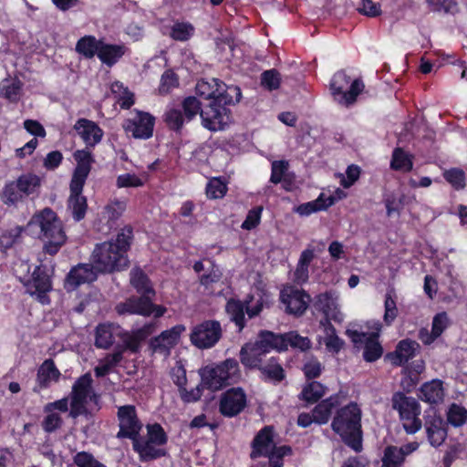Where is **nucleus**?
<instances>
[{"label":"nucleus","mask_w":467,"mask_h":467,"mask_svg":"<svg viewBox=\"0 0 467 467\" xmlns=\"http://www.w3.org/2000/svg\"><path fill=\"white\" fill-rule=\"evenodd\" d=\"M25 285L27 292L31 296H35L41 304L46 305L50 302L47 293L52 290V279L47 265H36L32 273L31 278Z\"/></svg>","instance_id":"ddd939ff"},{"label":"nucleus","mask_w":467,"mask_h":467,"mask_svg":"<svg viewBox=\"0 0 467 467\" xmlns=\"http://www.w3.org/2000/svg\"><path fill=\"white\" fill-rule=\"evenodd\" d=\"M279 298L285 313L297 317L306 313L311 302L310 295L295 285H285L280 291Z\"/></svg>","instance_id":"9b49d317"},{"label":"nucleus","mask_w":467,"mask_h":467,"mask_svg":"<svg viewBox=\"0 0 467 467\" xmlns=\"http://www.w3.org/2000/svg\"><path fill=\"white\" fill-rule=\"evenodd\" d=\"M357 10L359 14L369 17H377L381 15V6L372 0H360Z\"/></svg>","instance_id":"774afa93"},{"label":"nucleus","mask_w":467,"mask_h":467,"mask_svg":"<svg viewBox=\"0 0 467 467\" xmlns=\"http://www.w3.org/2000/svg\"><path fill=\"white\" fill-rule=\"evenodd\" d=\"M73 129L82 139L85 148L94 149L101 141L104 135L103 130L95 121L86 118L78 119Z\"/></svg>","instance_id":"aec40b11"},{"label":"nucleus","mask_w":467,"mask_h":467,"mask_svg":"<svg viewBox=\"0 0 467 467\" xmlns=\"http://www.w3.org/2000/svg\"><path fill=\"white\" fill-rule=\"evenodd\" d=\"M179 86L178 75L171 69H167L161 75L159 92L161 95L169 94L173 88Z\"/></svg>","instance_id":"6e6d98bb"},{"label":"nucleus","mask_w":467,"mask_h":467,"mask_svg":"<svg viewBox=\"0 0 467 467\" xmlns=\"http://www.w3.org/2000/svg\"><path fill=\"white\" fill-rule=\"evenodd\" d=\"M211 263L212 267L209 272L207 274L201 275L199 277L200 285L206 288L209 287L212 284L218 283L223 276V273L220 267L215 265L213 261Z\"/></svg>","instance_id":"0e129e2a"},{"label":"nucleus","mask_w":467,"mask_h":467,"mask_svg":"<svg viewBox=\"0 0 467 467\" xmlns=\"http://www.w3.org/2000/svg\"><path fill=\"white\" fill-rule=\"evenodd\" d=\"M324 343L328 352L332 354H338L343 348L345 342L337 335V330L327 332Z\"/></svg>","instance_id":"e2e57ef3"},{"label":"nucleus","mask_w":467,"mask_h":467,"mask_svg":"<svg viewBox=\"0 0 467 467\" xmlns=\"http://www.w3.org/2000/svg\"><path fill=\"white\" fill-rule=\"evenodd\" d=\"M154 126L155 118L151 114L138 110L132 119L125 120L123 129L134 139L148 140L153 135Z\"/></svg>","instance_id":"2eb2a0df"},{"label":"nucleus","mask_w":467,"mask_h":467,"mask_svg":"<svg viewBox=\"0 0 467 467\" xmlns=\"http://www.w3.org/2000/svg\"><path fill=\"white\" fill-rule=\"evenodd\" d=\"M185 330L186 327L184 325H175L152 337L150 340L149 347L152 352L167 357L171 354V349L178 345L181 336Z\"/></svg>","instance_id":"dca6fc26"},{"label":"nucleus","mask_w":467,"mask_h":467,"mask_svg":"<svg viewBox=\"0 0 467 467\" xmlns=\"http://www.w3.org/2000/svg\"><path fill=\"white\" fill-rule=\"evenodd\" d=\"M262 211L260 206L251 209L241 225L242 229L251 231L256 228L261 222Z\"/></svg>","instance_id":"338daca9"},{"label":"nucleus","mask_w":467,"mask_h":467,"mask_svg":"<svg viewBox=\"0 0 467 467\" xmlns=\"http://www.w3.org/2000/svg\"><path fill=\"white\" fill-rule=\"evenodd\" d=\"M390 168L394 171L409 172L413 169L412 157L408 155L403 149L396 148L392 152Z\"/></svg>","instance_id":"37998d69"},{"label":"nucleus","mask_w":467,"mask_h":467,"mask_svg":"<svg viewBox=\"0 0 467 467\" xmlns=\"http://www.w3.org/2000/svg\"><path fill=\"white\" fill-rule=\"evenodd\" d=\"M260 371V378L264 381L281 382L285 378V372L279 358L271 357L265 363H263Z\"/></svg>","instance_id":"473e14b6"},{"label":"nucleus","mask_w":467,"mask_h":467,"mask_svg":"<svg viewBox=\"0 0 467 467\" xmlns=\"http://www.w3.org/2000/svg\"><path fill=\"white\" fill-rule=\"evenodd\" d=\"M117 418L119 430L116 435L118 439H130L131 441L140 437L142 423L138 417L134 405L127 404L118 407Z\"/></svg>","instance_id":"f8f14e48"},{"label":"nucleus","mask_w":467,"mask_h":467,"mask_svg":"<svg viewBox=\"0 0 467 467\" xmlns=\"http://www.w3.org/2000/svg\"><path fill=\"white\" fill-rule=\"evenodd\" d=\"M152 331L153 326L151 324H146L143 327L132 331L131 334L125 333L122 336L125 348L130 350L133 353H137L140 349L141 342L146 340L148 337L151 335Z\"/></svg>","instance_id":"2f4dec72"},{"label":"nucleus","mask_w":467,"mask_h":467,"mask_svg":"<svg viewBox=\"0 0 467 467\" xmlns=\"http://www.w3.org/2000/svg\"><path fill=\"white\" fill-rule=\"evenodd\" d=\"M419 397L421 400L430 404H439L443 401L444 389L441 379H432L425 382L420 389Z\"/></svg>","instance_id":"c756f323"},{"label":"nucleus","mask_w":467,"mask_h":467,"mask_svg":"<svg viewBox=\"0 0 467 467\" xmlns=\"http://www.w3.org/2000/svg\"><path fill=\"white\" fill-rule=\"evenodd\" d=\"M222 337V327L217 320H204L192 327L191 343L199 349L214 347Z\"/></svg>","instance_id":"9d476101"},{"label":"nucleus","mask_w":467,"mask_h":467,"mask_svg":"<svg viewBox=\"0 0 467 467\" xmlns=\"http://www.w3.org/2000/svg\"><path fill=\"white\" fill-rule=\"evenodd\" d=\"M182 115L188 123L195 119L197 115L202 118L204 111V106L202 107L201 101L194 96L184 98L182 101Z\"/></svg>","instance_id":"a19ab883"},{"label":"nucleus","mask_w":467,"mask_h":467,"mask_svg":"<svg viewBox=\"0 0 467 467\" xmlns=\"http://www.w3.org/2000/svg\"><path fill=\"white\" fill-rule=\"evenodd\" d=\"M47 415L45 416L41 426L42 429L47 433H52L55 432L57 430L60 429L63 425V419L62 417L57 413V412H46Z\"/></svg>","instance_id":"680f3d73"},{"label":"nucleus","mask_w":467,"mask_h":467,"mask_svg":"<svg viewBox=\"0 0 467 467\" xmlns=\"http://www.w3.org/2000/svg\"><path fill=\"white\" fill-rule=\"evenodd\" d=\"M85 185L69 183V197L67 207L76 222H80L86 216L88 210L87 197L82 194Z\"/></svg>","instance_id":"5701e85b"},{"label":"nucleus","mask_w":467,"mask_h":467,"mask_svg":"<svg viewBox=\"0 0 467 467\" xmlns=\"http://www.w3.org/2000/svg\"><path fill=\"white\" fill-rule=\"evenodd\" d=\"M130 285L139 294H146L155 296L156 292L151 285V281L145 272L140 268L135 267L130 271Z\"/></svg>","instance_id":"72a5a7b5"},{"label":"nucleus","mask_w":467,"mask_h":467,"mask_svg":"<svg viewBox=\"0 0 467 467\" xmlns=\"http://www.w3.org/2000/svg\"><path fill=\"white\" fill-rule=\"evenodd\" d=\"M147 441L152 442L157 446H163L168 442V435L162 426L159 423L147 425Z\"/></svg>","instance_id":"3c124183"},{"label":"nucleus","mask_w":467,"mask_h":467,"mask_svg":"<svg viewBox=\"0 0 467 467\" xmlns=\"http://www.w3.org/2000/svg\"><path fill=\"white\" fill-rule=\"evenodd\" d=\"M92 150L93 149L84 148L74 151L73 158L76 161V167L69 183L85 185L91 171L92 164L95 162Z\"/></svg>","instance_id":"6ab92c4d"},{"label":"nucleus","mask_w":467,"mask_h":467,"mask_svg":"<svg viewBox=\"0 0 467 467\" xmlns=\"http://www.w3.org/2000/svg\"><path fill=\"white\" fill-rule=\"evenodd\" d=\"M226 312L230 315L231 320L238 327L239 331L245 327V308L240 300L230 299L226 304Z\"/></svg>","instance_id":"79ce46f5"},{"label":"nucleus","mask_w":467,"mask_h":467,"mask_svg":"<svg viewBox=\"0 0 467 467\" xmlns=\"http://www.w3.org/2000/svg\"><path fill=\"white\" fill-rule=\"evenodd\" d=\"M23 83L18 78L12 81L11 84L3 87L1 93L2 96L12 102H16L21 93Z\"/></svg>","instance_id":"69168bd1"},{"label":"nucleus","mask_w":467,"mask_h":467,"mask_svg":"<svg viewBox=\"0 0 467 467\" xmlns=\"http://www.w3.org/2000/svg\"><path fill=\"white\" fill-rule=\"evenodd\" d=\"M99 274L92 262L90 264H78L73 266L66 275L64 288L67 292L75 291L81 285L96 281Z\"/></svg>","instance_id":"f3484780"},{"label":"nucleus","mask_w":467,"mask_h":467,"mask_svg":"<svg viewBox=\"0 0 467 467\" xmlns=\"http://www.w3.org/2000/svg\"><path fill=\"white\" fill-rule=\"evenodd\" d=\"M406 455L407 452L402 447L389 445L384 450L381 467H401Z\"/></svg>","instance_id":"58836bf2"},{"label":"nucleus","mask_w":467,"mask_h":467,"mask_svg":"<svg viewBox=\"0 0 467 467\" xmlns=\"http://www.w3.org/2000/svg\"><path fill=\"white\" fill-rule=\"evenodd\" d=\"M130 49L125 44L100 43L98 57L102 64L113 67Z\"/></svg>","instance_id":"c85d7f7f"},{"label":"nucleus","mask_w":467,"mask_h":467,"mask_svg":"<svg viewBox=\"0 0 467 467\" xmlns=\"http://www.w3.org/2000/svg\"><path fill=\"white\" fill-rule=\"evenodd\" d=\"M405 195L401 194L399 198L394 193L384 196L383 202L386 207L387 215L392 216L394 213L400 215L404 206Z\"/></svg>","instance_id":"4d7b16f0"},{"label":"nucleus","mask_w":467,"mask_h":467,"mask_svg":"<svg viewBox=\"0 0 467 467\" xmlns=\"http://www.w3.org/2000/svg\"><path fill=\"white\" fill-rule=\"evenodd\" d=\"M280 84L281 77L276 69L265 70L261 74V85L265 89L269 91L278 89Z\"/></svg>","instance_id":"13d9d810"},{"label":"nucleus","mask_w":467,"mask_h":467,"mask_svg":"<svg viewBox=\"0 0 467 467\" xmlns=\"http://www.w3.org/2000/svg\"><path fill=\"white\" fill-rule=\"evenodd\" d=\"M424 426L431 446L439 447L445 441L448 435L447 423L441 415L436 412L427 415Z\"/></svg>","instance_id":"4be33fe9"},{"label":"nucleus","mask_w":467,"mask_h":467,"mask_svg":"<svg viewBox=\"0 0 467 467\" xmlns=\"http://www.w3.org/2000/svg\"><path fill=\"white\" fill-rule=\"evenodd\" d=\"M324 368L322 363L313 357L304 363L302 371L306 381H316L315 379L321 376Z\"/></svg>","instance_id":"603ef678"},{"label":"nucleus","mask_w":467,"mask_h":467,"mask_svg":"<svg viewBox=\"0 0 467 467\" xmlns=\"http://www.w3.org/2000/svg\"><path fill=\"white\" fill-rule=\"evenodd\" d=\"M101 39L98 40L94 36H84L76 44V51L86 58H93L99 54Z\"/></svg>","instance_id":"4c0bfd02"},{"label":"nucleus","mask_w":467,"mask_h":467,"mask_svg":"<svg viewBox=\"0 0 467 467\" xmlns=\"http://www.w3.org/2000/svg\"><path fill=\"white\" fill-rule=\"evenodd\" d=\"M274 341L275 349L279 352L285 351L288 347L301 351H306L311 348V341L307 337L300 336L296 331L285 334H276L271 331L268 335Z\"/></svg>","instance_id":"412c9836"},{"label":"nucleus","mask_w":467,"mask_h":467,"mask_svg":"<svg viewBox=\"0 0 467 467\" xmlns=\"http://www.w3.org/2000/svg\"><path fill=\"white\" fill-rule=\"evenodd\" d=\"M24 227L15 226L5 231L0 236V250L6 252L20 241Z\"/></svg>","instance_id":"09e8293b"},{"label":"nucleus","mask_w":467,"mask_h":467,"mask_svg":"<svg viewBox=\"0 0 467 467\" xmlns=\"http://www.w3.org/2000/svg\"><path fill=\"white\" fill-rule=\"evenodd\" d=\"M196 94L209 100L202 114V125L210 131L223 130L231 120L230 106L237 104L242 98L238 86L226 85L219 78L201 79L195 87Z\"/></svg>","instance_id":"f257e3e1"},{"label":"nucleus","mask_w":467,"mask_h":467,"mask_svg":"<svg viewBox=\"0 0 467 467\" xmlns=\"http://www.w3.org/2000/svg\"><path fill=\"white\" fill-rule=\"evenodd\" d=\"M120 326L115 323L99 324L95 330V347L109 349L115 341V336H120Z\"/></svg>","instance_id":"cd10ccee"},{"label":"nucleus","mask_w":467,"mask_h":467,"mask_svg":"<svg viewBox=\"0 0 467 467\" xmlns=\"http://www.w3.org/2000/svg\"><path fill=\"white\" fill-rule=\"evenodd\" d=\"M443 177L455 190H462L465 187V174L461 169L447 170L444 171Z\"/></svg>","instance_id":"bf43d9fd"},{"label":"nucleus","mask_w":467,"mask_h":467,"mask_svg":"<svg viewBox=\"0 0 467 467\" xmlns=\"http://www.w3.org/2000/svg\"><path fill=\"white\" fill-rule=\"evenodd\" d=\"M330 428L348 448L358 453L362 451V410L356 401L340 405L335 410Z\"/></svg>","instance_id":"7ed1b4c3"},{"label":"nucleus","mask_w":467,"mask_h":467,"mask_svg":"<svg viewBox=\"0 0 467 467\" xmlns=\"http://www.w3.org/2000/svg\"><path fill=\"white\" fill-rule=\"evenodd\" d=\"M384 309L383 321L386 326H390L399 314L396 300L393 297L392 292L388 291L385 295Z\"/></svg>","instance_id":"5fc2aeb1"},{"label":"nucleus","mask_w":467,"mask_h":467,"mask_svg":"<svg viewBox=\"0 0 467 467\" xmlns=\"http://www.w3.org/2000/svg\"><path fill=\"white\" fill-rule=\"evenodd\" d=\"M61 377L59 369L57 368L52 358L46 359L38 368L36 372V386L35 392L46 389L50 387L51 382H57Z\"/></svg>","instance_id":"393cba45"},{"label":"nucleus","mask_w":467,"mask_h":467,"mask_svg":"<svg viewBox=\"0 0 467 467\" xmlns=\"http://www.w3.org/2000/svg\"><path fill=\"white\" fill-rule=\"evenodd\" d=\"M194 34V27L189 22H175L171 27L170 36L175 41L184 42Z\"/></svg>","instance_id":"49530a36"},{"label":"nucleus","mask_w":467,"mask_h":467,"mask_svg":"<svg viewBox=\"0 0 467 467\" xmlns=\"http://www.w3.org/2000/svg\"><path fill=\"white\" fill-rule=\"evenodd\" d=\"M140 296H132L116 306V311L119 315H139L150 317L153 314L154 303L152 299L155 296L140 294Z\"/></svg>","instance_id":"a211bd4d"},{"label":"nucleus","mask_w":467,"mask_h":467,"mask_svg":"<svg viewBox=\"0 0 467 467\" xmlns=\"http://www.w3.org/2000/svg\"><path fill=\"white\" fill-rule=\"evenodd\" d=\"M23 198L24 195L15 182H10L5 185L2 192V200L5 204L16 205Z\"/></svg>","instance_id":"864d4df0"},{"label":"nucleus","mask_w":467,"mask_h":467,"mask_svg":"<svg viewBox=\"0 0 467 467\" xmlns=\"http://www.w3.org/2000/svg\"><path fill=\"white\" fill-rule=\"evenodd\" d=\"M133 450L139 454L142 462H149L166 456L167 451L157 448L154 443L136 438L132 441Z\"/></svg>","instance_id":"7c9ffc66"},{"label":"nucleus","mask_w":467,"mask_h":467,"mask_svg":"<svg viewBox=\"0 0 467 467\" xmlns=\"http://www.w3.org/2000/svg\"><path fill=\"white\" fill-rule=\"evenodd\" d=\"M313 306L323 315L339 313L337 306L332 297V293L328 291L317 295L313 302Z\"/></svg>","instance_id":"ea45409f"},{"label":"nucleus","mask_w":467,"mask_h":467,"mask_svg":"<svg viewBox=\"0 0 467 467\" xmlns=\"http://www.w3.org/2000/svg\"><path fill=\"white\" fill-rule=\"evenodd\" d=\"M268 335H271V331L262 330L254 342H247L242 346L239 358L246 371L259 370L264 363V357L275 349L274 341Z\"/></svg>","instance_id":"423d86ee"},{"label":"nucleus","mask_w":467,"mask_h":467,"mask_svg":"<svg viewBox=\"0 0 467 467\" xmlns=\"http://www.w3.org/2000/svg\"><path fill=\"white\" fill-rule=\"evenodd\" d=\"M247 395L242 387H232L222 393L219 412L226 418H234L247 407Z\"/></svg>","instance_id":"4468645a"},{"label":"nucleus","mask_w":467,"mask_h":467,"mask_svg":"<svg viewBox=\"0 0 467 467\" xmlns=\"http://www.w3.org/2000/svg\"><path fill=\"white\" fill-rule=\"evenodd\" d=\"M331 95L339 104L349 107L357 101L359 94L364 90L365 85L362 79L356 78L351 81L346 70L337 71L329 83Z\"/></svg>","instance_id":"6e6552de"},{"label":"nucleus","mask_w":467,"mask_h":467,"mask_svg":"<svg viewBox=\"0 0 467 467\" xmlns=\"http://www.w3.org/2000/svg\"><path fill=\"white\" fill-rule=\"evenodd\" d=\"M227 185L221 177L211 179L206 185V195L209 199H221L227 192Z\"/></svg>","instance_id":"8fccbe9b"},{"label":"nucleus","mask_w":467,"mask_h":467,"mask_svg":"<svg viewBox=\"0 0 467 467\" xmlns=\"http://www.w3.org/2000/svg\"><path fill=\"white\" fill-rule=\"evenodd\" d=\"M163 121L170 130L175 133H181L186 122L182 110L178 109H170L163 115Z\"/></svg>","instance_id":"a18cd8bd"},{"label":"nucleus","mask_w":467,"mask_h":467,"mask_svg":"<svg viewBox=\"0 0 467 467\" xmlns=\"http://www.w3.org/2000/svg\"><path fill=\"white\" fill-rule=\"evenodd\" d=\"M327 387L318 381H307L298 396L308 404L318 402L326 394Z\"/></svg>","instance_id":"f704fd0d"},{"label":"nucleus","mask_w":467,"mask_h":467,"mask_svg":"<svg viewBox=\"0 0 467 467\" xmlns=\"http://www.w3.org/2000/svg\"><path fill=\"white\" fill-rule=\"evenodd\" d=\"M335 202V198L332 196H329L327 198L324 197V194L321 193L318 198H317L315 201L305 202L300 204L296 208V212L300 215H310L314 213L327 210L328 207L332 206Z\"/></svg>","instance_id":"c9c22d12"},{"label":"nucleus","mask_w":467,"mask_h":467,"mask_svg":"<svg viewBox=\"0 0 467 467\" xmlns=\"http://www.w3.org/2000/svg\"><path fill=\"white\" fill-rule=\"evenodd\" d=\"M274 444V427L265 426L256 433L252 441L251 459L265 456Z\"/></svg>","instance_id":"a878e982"},{"label":"nucleus","mask_w":467,"mask_h":467,"mask_svg":"<svg viewBox=\"0 0 467 467\" xmlns=\"http://www.w3.org/2000/svg\"><path fill=\"white\" fill-rule=\"evenodd\" d=\"M419 347L420 345L414 340L402 339L397 344L394 351L386 354L385 358L396 367L402 366L415 357Z\"/></svg>","instance_id":"b1692460"},{"label":"nucleus","mask_w":467,"mask_h":467,"mask_svg":"<svg viewBox=\"0 0 467 467\" xmlns=\"http://www.w3.org/2000/svg\"><path fill=\"white\" fill-rule=\"evenodd\" d=\"M289 164L286 161H275L271 165V176L270 182L274 184L280 183L283 179L286 176Z\"/></svg>","instance_id":"052dcab7"},{"label":"nucleus","mask_w":467,"mask_h":467,"mask_svg":"<svg viewBox=\"0 0 467 467\" xmlns=\"http://www.w3.org/2000/svg\"><path fill=\"white\" fill-rule=\"evenodd\" d=\"M391 406L399 412L406 433L415 434L421 429L422 422L420 419L421 408L415 398L407 396L401 391L394 392L391 397Z\"/></svg>","instance_id":"0eeeda50"},{"label":"nucleus","mask_w":467,"mask_h":467,"mask_svg":"<svg viewBox=\"0 0 467 467\" xmlns=\"http://www.w3.org/2000/svg\"><path fill=\"white\" fill-rule=\"evenodd\" d=\"M200 376L203 387L212 392L238 384L243 379L239 361L234 358L203 367L200 369Z\"/></svg>","instance_id":"39448f33"},{"label":"nucleus","mask_w":467,"mask_h":467,"mask_svg":"<svg viewBox=\"0 0 467 467\" xmlns=\"http://www.w3.org/2000/svg\"><path fill=\"white\" fill-rule=\"evenodd\" d=\"M133 238V228L125 225L115 238L97 244L90 255V262L94 264L95 269L103 275L128 269L130 264L128 252Z\"/></svg>","instance_id":"f03ea898"},{"label":"nucleus","mask_w":467,"mask_h":467,"mask_svg":"<svg viewBox=\"0 0 467 467\" xmlns=\"http://www.w3.org/2000/svg\"><path fill=\"white\" fill-rule=\"evenodd\" d=\"M341 405V398L339 394H333L327 399L320 400L312 410L318 425L327 424L332 420L335 410Z\"/></svg>","instance_id":"bb28decb"},{"label":"nucleus","mask_w":467,"mask_h":467,"mask_svg":"<svg viewBox=\"0 0 467 467\" xmlns=\"http://www.w3.org/2000/svg\"><path fill=\"white\" fill-rule=\"evenodd\" d=\"M446 417L447 425L450 424L454 428L462 427L467 422V410L460 404L451 403L448 408Z\"/></svg>","instance_id":"c03bdc74"},{"label":"nucleus","mask_w":467,"mask_h":467,"mask_svg":"<svg viewBox=\"0 0 467 467\" xmlns=\"http://www.w3.org/2000/svg\"><path fill=\"white\" fill-rule=\"evenodd\" d=\"M383 348L379 341V335L371 333L365 340L363 358L365 361L372 363L381 358Z\"/></svg>","instance_id":"e433bc0d"},{"label":"nucleus","mask_w":467,"mask_h":467,"mask_svg":"<svg viewBox=\"0 0 467 467\" xmlns=\"http://www.w3.org/2000/svg\"><path fill=\"white\" fill-rule=\"evenodd\" d=\"M93 379L90 373H85L76 379L69 393L70 410L68 417L78 419L79 416L90 414L87 404L88 397L93 391Z\"/></svg>","instance_id":"1a4fd4ad"},{"label":"nucleus","mask_w":467,"mask_h":467,"mask_svg":"<svg viewBox=\"0 0 467 467\" xmlns=\"http://www.w3.org/2000/svg\"><path fill=\"white\" fill-rule=\"evenodd\" d=\"M15 182L25 197L33 193L40 186V178L36 174L28 173L21 175Z\"/></svg>","instance_id":"de8ad7c7"},{"label":"nucleus","mask_w":467,"mask_h":467,"mask_svg":"<svg viewBox=\"0 0 467 467\" xmlns=\"http://www.w3.org/2000/svg\"><path fill=\"white\" fill-rule=\"evenodd\" d=\"M28 225L40 228L39 239L43 242V251L47 254L56 255L67 242L63 223L50 207L36 212L31 217Z\"/></svg>","instance_id":"20e7f679"}]
</instances>
